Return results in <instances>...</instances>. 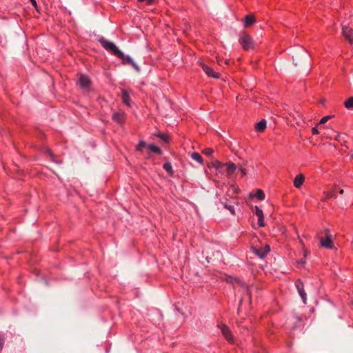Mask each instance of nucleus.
Here are the masks:
<instances>
[{
    "mask_svg": "<svg viewBox=\"0 0 353 353\" xmlns=\"http://www.w3.org/2000/svg\"><path fill=\"white\" fill-rule=\"evenodd\" d=\"M244 21H245V26L249 27L254 23L255 18L253 15H251V14L247 15V16H245V17L244 19Z\"/></svg>",
    "mask_w": 353,
    "mask_h": 353,
    "instance_id": "15",
    "label": "nucleus"
},
{
    "mask_svg": "<svg viewBox=\"0 0 353 353\" xmlns=\"http://www.w3.org/2000/svg\"><path fill=\"white\" fill-rule=\"evenodd\" d=\"M122 101L127 105H130V96L126 90H122Z\"/></svg>",
    "mask_w": 353,
    "mask_h": 353,
    "instance_id": "16",
    "label": "nucleus"
},
{
    "mask_svg": "<svg viewBox=\"0 0 353 353\" xmlns=\"http://www.w3.org/2000/svg\"><path fill=\"white\" fill-rule=\"evenodd\" d=\"M299 294L300 296L301 297L303 303L305 304L307 298H306V293L305 292V290L299 292Z\"/></svg>",
    "mask_w": 353,
    "mask_h": 353,
    "instance_id": "30",
    "label": "nucleus"
},
{
    "mask_svg": "<svg viewBox=\"0 0 353 353\" xmlns=\"http://www.w3.org/2000/svg\"><path fill=\"white\" fill-rule=\"evenodd\" d=\"M192 159L196 161L197 162L200 163L201 164H203V158L197 152H192L190 154Z\"/></svg>",
    "mask_w": 353,
    "mask_h": 353,
    "instance_id": "17",
    "label": "nucleus"
},
{
    "mask_svg": "<svg viewBox=\"0 0 353 353\" xmlns=\"http://www.w3.org/2000/svg\"><path fill=\"white\" fill-rule=\"evenodd\" d=\"M139 2L145 1L148 5H151L154 3L155 0H138Z\"/></svg>",
    "mask_w": 353,
    "mask_h": 353,
    "instance_id": "36",
    "label": "nucleus"
},
{
    "mask_svg": "<svg viewBox=\"0 0 353 353\" xmlns=\"http://www.w3.org/2000/svg\"><path fill=\"white\" fill-rule=\"evenodd\" d=\"M300 262H301V263H304V261H303V260H301V261H300Z\"/></svg>",
    "mask_w": 353,
    "mask_h": 353,
    "instance_id": "43",
    "label": "nucleus"
},
{
    "mask_svg": "<svg viewBox=\"0 0 353 353\" xmlns=\"http://www.w3.org/2000/svg\"><path fill=\"white\" fill-rule=\"evenodd\" d=\"M225 165L226 174L228 176H230L236 169V165L233 163H225Z\"/></svg>",
    "mask_w": 353,
    "mask_h": 353,
    "instance_id": "12",
    "label": "nucleus"
},
{
    "mask_svg": "<svg viewBox=\"0 0 353 353\" xmlns=\"http://www.w3.org/2000/svg\"><path fill=\"white\" fill-rule=\"evenodd\" d=\"M342 33L343 37L348 40V41L353 43V29L347 26H343L342 29Z\"/></svg>",
    "mask_w": 353,
    "mask_h": 353,
    "instance_id": "8",
    "label": "nucleus"
},
{
    "mask_svg": "<svg viewBox=\"0 0 353 353\" xmlns=\"http://www.w3.org/2000/svg\"><path fill=\"white\" fill-rule=\"evenodd\" d=\"M216 171L217 175H223L225 172H226L225 165L223 164L222 166H221L220 170H216Z\"/></svg>",
    "mask_w": 353,
    "mask_h": 353,
    "instance_id": "26",
    "label": "nucleus"
},
{
    "mask_svg": "<svg viewBox=\"0 0 353 353\" xmlns=\"http://www.w3.org/2000/svg\"><path fill=\"white\" fill-rule=\"evenodd\" d=\"M148 148L150 151H152V152H154V153H157V154H161L162 153V152H161V149H160L159 148H158V147H157V146L154 145H149L148 146Z\"/></svg>",
    "mask_w": 353,
    "mask_h": 353,
    "instance_id": "20",
    "label": "nucleus"
},
{
    "mask_svg": "<svg viewBox=\"0 0 353 353\" xmlns=\"http://www.w3.org/2000/svg\"><path fill=\"white\" fill-rule=\"evenodd\" d=\"M334 196H335V194L333 192H328L326 193V198L325 199V200L328 199L332 197H334Z\"/></svg>",
    "mask_w": 353,
    "mask_h": 353,
    "instance_id": "33",
    "label": "nucleus"
},
{
    "mask_svg": "<svg viewBox=\"0 0 353 353\" xmlns=\"http://www.w3.org/2000/svg\"><path fill=\"white\" fill-rule=\"evenodd\" d=\"M221 330L222 332V334L225 336V337L227 339L228 341H232V334L228 329V327L225 325H222L221 326Z\"/></svg>",
    "mask_w": 353,
    "mask_h": 353,
    "instance_id": "11",
    "label": "nucleus"
},
{
    "mask_svg": "<svg viewBox=\"0 0 353 353\" xmlns=\"http://www.w3.org/2000/svg\"><path fill=\"white\" fill-rule=\"evenodd\" d=\"M258 225L259 227H263L265 225L264 223V216L258 218Z\"/></svg>",
    "mask_w": 353,
    "mask_h": 353,
    "instance_id": "32",
    "label": "nucleus"
},
{
    "mask_svg": "<svg viewBox=\"0 0 353 353\" xmlns=\"http://www.w3.org/2000/svg\"><path fill=\"white\" fill-rule=\"evenodd\" d=\"M99 42L105 49L111 51L114 55L117 57H123V53L112 42L108 41L104 38H101Z\"/></svg>",
    "mask_w": 353,
    "mask_h": 353,
    "instance_id": "1",
    "label": "nucleus"
},
{
    "mask_svg": "<svg viewBox=\"0 0 353 353\" xmlns=\"http://www.w3.org/2000/svg\"><path fill=\"white\" fill-rule=\"evenodd\" d=\"M239 42L242 44L244 50H248L253 48L252 39L247 33L244 32L240 36Z\"/></svg>",
    "mask_w": 353,
    "mask_h": 353,
    "instance_id": "4",
    "label": "nucleus"
},
{
    "mask_svg": "<svg viewBox=\"0 0 353 353\" xmlns=\"http://www.w3.org/2000/svg\"><path fill=\"white\" fill-rule=\"evenodd\" d=\"M296 287L298 292H300V291L304 290V289H303V283L300 280H297L296 281Z\"/></svg>",
    "mask_w": 353,
    "mask_h": 353,
    "instance_id": "24",
    "label": "nucleus"
},
{
    "mask_svg": "<svg viewBox=\"0 0 353 353\" xmlns=\"http://www.w3.org/2000/svg\"><path fill=\"white\" fill-rule=\"evenodd\" d=\"M239 170L241 171V172L242 173V175L244 176L245 175V170L243 169V168H240Z\"/></svg>",
    "mask_w": 353,
    "mask_h": 353,
    "instance_id": "40",
    "label": "nucleus"
},
{
    "mask_svg": "<svg viewBox=\"0 0 353 353\" xmlns=\"http://www.w3.org/2000/svg\"><path fill=\"white\" fill-rule=\"evenodd\" d=\"M121 59L123 60V63H128L131 64L134 61L131 59L129 56H125L123 54V57H119Z\"/></svg>",
    "mask_w": 353,
    "mask_h": 353,
    "instance_id": "23",
    "label": "nucleus"
},
{
    "mask_svg": "<svg viewBox=\"0 0 353 353\" xmlns=\"http://www.w3.org/2000/svg\"><path fill=\"white\" fill-rule=\"evenodd\" d=\"M163 168L165 170H166L170 175L173 174L172 168L171 165V163L169 162H167L163 164Z\"/></svg>",
    "mask_w": 353,
    "mask_h": 353,
    "instance_id": "21",
    "label": "nucleus"
},
{
    "mask_svg": "<svg viewBox=\"0 0 353 353\" xmlns=\"http://www.w3.org/2000/svg\"><path fill=\"white\" fill-rule=\"evenodd\" d=\"M30 2L32 3V6H33L34 8H37V4L36 1H35V0H30Z\"/></svg>",
    "mask_w": 353,
    "mask_h": 353,
    "instance_id": "39",
    "label": "nucleus"
},
{
    "mask_svg": "<svg viewBox=\"0 0 353 353\" xmlns=\"http://www.w3.org/2000/svg\"><path fill=\"white\" fill-rule=\"evenodd\" d=\"M78 84L82 88L88 90L90 85V80L88 77L83 74H80L78 79Z\"/></svg>",
    "mask_w": 353,
    "mask_h": 353,
    "instance_id": "7",
    "label": "nucleus"
},
{
    "mask_svg": "<svg viewBox=\"0 0 353 353\" xmlns=\"http://www.w3.org/2000/svg\"><path fill=\"white\" fill-rule=\"evenodd\" d=\"M257 198L259 200H263L265 198V194L262 190L258 189L256 194L253 196Z\"/></svg>",
    "mask_w": 353,
    "mask_h": 353,
    "instance_id": "19",
    "label": "nucleus"
},
{
    "mask_svg": "<svg viewBox=\"0 0 353 353\" xmlns=\"http://www.w3.org/2000/svg\"><path fill=\"white\" fill-rule=\"evenodd\" d=\"M332 117V116H325V117H323L321 120H320V122H319V124H324L330 118Z\"/></svg>",
    "mask_w": 353,
    "mask_h": 353,
    "instance_id": "31",
    "label": "nucleus"
},
{
    "mask_svg": "<svg viewBox=\"0 0 353 353\" xmlns=\"http://www.w3.org/2000/svg\"><path fill=\"white\" fill-rule=\"evenodd\" d=\"M224 163H222L217 159H213L211 162V167L214 168L216 170H220L221 166H222Z\"/></svg>",
    "mask_w": 353,
    "mask_h": 353,
    "instance_id": "18",
    "label": "nucleus"
},
{
    "mask_svg": "<svg viewBox=\"0 0 353 353\" xmlns=\"http://www.w3.org/2000/svg\"><path fill=\"white\" fill-rule=\"evenodd\" d=\"M158 137L164 142H168L170 137L169 136L164 134H158Z\"/></svg>",
    "mask_w": 353,
    "mask_h": 353,
    "instance_id": "28",
    "label": "nucleus"
},
{
    "mask_svg": "<svg viewBox=\"0 0 353 353\" xmlns=\"http://www.w3.org/2000/svg\"><path fill=\"white\" fill-rule=\"evenodd\" d=\"M344 105L347 109L353 108V97H350L346 101H345Z\"/></svg>",
    "mask_w": 353,
    "mask_h": 353,
    "instance_id": "22",
    "label": "nucleus"
},
{
    "mask_svg": "<svg viewBox=\"0 0 353 353\" xmlns=\"http://www.w3.org/2000/svg\"><path fill=\"white\" fill-rule=\"evenodd\" d=\"M201 67H202L203 71L205 72V73L208 77H213L215 79H219L220 77L219 73L214 72L212 68L208 66L207 65L202 63Z\"/></svg>",
    "mask_w": 353,
    "mask_h": 353,
    "instance_id": "9",
    "label": "nucleus"
},
{
    "mask_svg": "<svg viewBox=\"0 0 353 353\" xmlns=\"http://www.w3.org/2000/svg\"><path fill=\"white\" fill-rule=\"evenodd\" d=\"M339 193L343 194L344 193V190L343 189L340 190Z\"/></svg>",
    "mask_w": 353,
    "mask_h": 353,
    "instance_id": "41",
    "label": "nucleus"
},
{
    "mask_svg": "<svg viewBox=\"0 0 353 353\" xmlns=\"http://www.w3.org/2000/svg\"><path fill=\"white\" fill-rule=\"evenodd\" d=\"M134 69L137 72H139L140 71V68L137 65V64L133 61L131 64H130Z\"/></svg>",
    "mask_w": 353,
    "mask_h": 353,
    "instance_id": "35",
    "label": "nucleus"
},
{
    "mask_svg": "<svg viewBox=\"0 0 353 353\" xmlns=\"http://www.w3.org/2000/svg\"><path fill=\"white\" fill-rule=\"evenodd\" d=\"M254 210H255V214H256V215L257 216L258 218L263 216V211L261 209H259V207L255 206L254 207Z\"/></svg>",
    "mask_w": 353,
    "mask_h": 353,
    "instance_id": "25",
    "label": "nucleus"
},
{
    "mask_svg": "<svg viewBox=\"0 0 353 353\" xmlns=\"http://www.w3.org/2000/svg\"><path fill=\"white\" fill-rule=\"evenodd\" d=\"M225 63L226 64H228V61H225Z\"/></svg>",
    "mask_w": 353,
    "mask_h": 353,
    "instance_id": "42",
    "label": "nucleus"
},
{
    "mask_svg": "<svg viewBox=\"0 0 353 353\" xmlns=\"http://www.w3.org/2000/svg\"><path fill=\"white\" fill-rule=\"evenodd\" d=\"M325 239L323 237L320 238V243H321V246H323L325 248L332 249L333 248V242L332 240V236L331 234L330 230L329 229H325Z\"/></svg>",
    "mask_w": 353,
    "mask_h": 353,
    "instance_id": "3",
    "label": "nucleus"
},
{
    "mask_svg": "<svg viewBox=\"0 0 353 353\" xmlns=\"http://www.w3.org/2000/svg\"><path fill=\"white\" fill-rule=\"evenodd\" d=\"M3 343H4L3 339L0 336V348L1 349L3 347Z\"/></svg>",
    "mask_w": 353,
    "mask_h": 353,
    "instance_id": "38",
    "label": "nucleus"
},
{
    "mask_svg": "<svg viewBox=\"0 0 353 353\" xmlns=\"http://www.w3.org/2000/svg\"><path fill=\"white\" fill-rule=\"evenodd\" d=\"M292 59L295 66L301 65L309 59V55L304 49H302L295 52L292 56Z\"/></svg>",
    "mask_w": 353,
    "mask_h": 353,
    "instance_id": "2",
    "label": "nucleus"
},
{
    "mask_svg": "<svg viewBox=\"0 0 353 353\" xmlns=\"http://www.w3.org/2000/svg\"><path fill=\"white\" fill-rule=\"evenodd\" d=\"M146 146V143L141 141L137 146V150L141 151L142 148Z\"/></svg>",
    "mask_w": 353,
    "mask_h": 353,
    "instance_id": "29",
    "label": "nucleus"
},
{
    "mask_svg": "<svg viewBox=\"0 0 353 353\" xmlns=\"http://www.w3.org/2000/svg\"><path fill=\"white\" fill-rule=\"evenodd\" d=\"M228 282L231 283L234 285H240V286L244 288L245 289V290H246L247 294L250 296V298L251 297V290H250V288L245 284V282L241 281L240 279L229 277L228 279Z\"/></svg>",
    "mask_w": 353,
    "mask_h": 353,
    "instance_id": "5",
    "label": "nucleus"
},
{
    "mask_svg": "<svg viewBox=\"0 0 353 353\" xmlns=\"http://www.w3.org/2000/svg\"><path fill=\"white\" fill-rule=\"evenodd\" d=\"M202 152L207 156H211L214 152V150L212 148H208L203 150Z\"/></svg>",
    "mask_w": 353,
    "mask_h": 353,
    "instance_id": "27",
    "label": "nucleus"
},
{
    "mask_svg": "<svg viewBox=\"0 0 353 353\" xmlns=\"http://www.w3.org/2000/svg\"><path fill=\"white\" fill-rule=\"evenodd\" d=\"M252 250L253 252H254L261 259L264 258L266 254L270 252V248L268 245H265L261 248H256L255 247H252Z\"/></svg>",
    "mask_w": 353,
    "mask_h": 353,
    "instance_id": "6",
    "label": "nucleus"
},
{
    "mask_svg": "<svg viewBox=\"0 0 353 353\" xmlns=\"http://www.w3.org/2000/svg\"><path fill=\"white\" fill-rule=\"evenodd\" d=\"M225 208L228 209L230 210V212L234 214V207L231 206V205H228L227 204H225L224 205Z\"/></svg>",
    "mask_w": 353,
    "mask_h": 353,
    "instance_id": "34",
    "label": "nucleus"
},
{
    "mask_svg": "<svg viewBox=\"0 0 353 353\" xmlns=\"http://www.w3.org/2000/svg\"><path fill=\"white\" fill-rule=\"evenodd\" d=\"M305 177L302 174H298L294 180V185L299 188L301 186L304 181Z\"/></svg>",
    "mask_w": 353,
    "mask_h": 353,
    "instance_id": "13",
    "label": "nucleus"
},
{
    "mask_svg": "<svg viewBox=\"0 0 353 353\" xmlns=\"http://www.w3.org/2000/svg\"><path fill=\"white\" fill-rule=\"evenodd\" d=\"M266 128V121L265 119H262L259 123H256L255 125V129L259 132H262Z\"/></svg>",
    "mask_w": 353,
    "mask_h": 353,
    "instance_id": "14",
    "label": "nucleus"
},
{
    "mask_svg": "<svg viewBox=\"0 0 353 353\" xmlns=\"http://www.w3.org/2000/svg\"><path fill=\"white\" fill-rule=\"evenodd\" d=\"M312 132L313 134H318L319 133L316 128H313Z\"/></svg>",
    "mask_w": 353,
    "mask_h": 353,
    "instance_id": "37",
    "label": "nucleus"
},
{
    "mask_svg": "<svg viewBox=\"0 0 353 353\" xmlns=\"http://www.w3.org/2000/svg\"><path fill=\"white\" fill-rule=\"evenodd\" d=\"M125 114L123 112H114L112 119L118 123H121L124 120Z\"/></svg>",
    "mask_w": 353,
    "mask_h": 353,
    "instance_id": "10",
    "label": "nucleus"
}]
</instances>
